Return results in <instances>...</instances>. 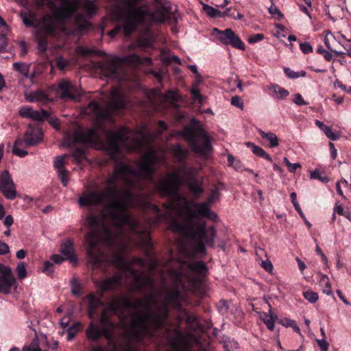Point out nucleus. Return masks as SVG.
<instances>
[{"label": "nucleus", "instance_id": "obj_1", "mask_svg": "<svg viewBox=\"0 0 351 351\" xmlns=\"http://www.w3.org/2000/svg\"><path fill=\"white\" fill-rule=\"evenodd\" d=\"M107 206L109 217L116 223L119 229L128 226L132 232L138 237L139 246L145 255L149 259L151 267L155 268L158 262L155 257L154 243L150 236L149 228H142L139 221L133 219L128 213V210L134 204L135 195L130 190H121L116 198H110Z\"/></svg>", "mask_w": 351, "mask_h": 351}, {"label": "nucleus", "instance_id": "obj_2", "mask_svg": "<svg viewBox=\"0 0 351 351\" xmlns=\"http://www.w3.org/2000/svg\"><path fill=\"white\" fill-rule=\"evenodd\" d=\"M146 304V312H134L132 315V320L129 325V330L127 337L129 341L126 346L127 351L128 346L132 347V343H143L145 339L152 340L156 337V333L163 330L166 326V322L169 318L170 305L167 303L163 304L159 308V313H153L151 306L154 301V296L151 294L147 298Z\"/></svg>", "mask_w": 351, "mask_h": 351}, {"label": "nucleus", "instance_id": "obj_3", "mask_svg": "<svg viewBox=\"0 0 351 351\" xmlns=\"http://www.w3.org/2000/svg\"><path fill=\"white\" fill-rule=\"evenodd\" d=\"M84 225L89 230L85 235L89 261L94 268L105 267L106 256L101 248V243L113 242L114 236L112 230L101 216L93 213L87 216Z\"/></svg>", "mask_w": 351, "mask_h": 351}, {"label": "nucleus", "instance_id": "obj_4", "mask_svg": "<svg viewBox=\"0 0 351 351\" xmlns=\"http://www.w3.org/2000/svg\"><path fill=\"white\" fill-rule=\"evenodd\" d=\"M104 131L106 136V146L100 149L106 150L110 158L115 162L114 171L120 179L131 189L142 191L144 187L140 182L130 178V176H138L137 170L129 164L118 160V155L121 152L120 143L128 142L130 130L127 127L121 126L117 132L108 130H104Z\"/></svg>", "mask_w": 351, "mask_h": 351}, {"label": "nucleus", "instance_id": "obj_5", "mask_svg": "<svg viewBox=\"0 0 351 351\" xmlns=\"http://www.w3.org/2000/svg\"><path fill=\"white\" fill-rule=\"evenodd\" d=\"M19 16L27 28L34 27V32L38 49L40 52H45L48 45V38H54L58 33V22L56 16L45 14L40 20L33 11L21 12Z\"/></svg>", "mask_w": 351, "mask_h": 351}, {"label": "nucleus", "instance_id": "obj_6", "mask_svg": "<svg viewBox=\"0 0 351 351\" xmlns=\"http://www.w3.org/2000/svg\"><path fill=\"white\" fill-rule=\"evenodd\" d=\"M123 279L122 274L116 273L112 277L95 282V285L100 291L99 296H97L94 293H90L86 297L88 301V316L90 319H95L99 316V308L104 305L101 300L104 293L108 291H117L122 286Z\"/></svg>", "mask_w": 351, "mask_h": 351}, {"label": "nucleus", "instance_id": "obj_7", "mask_svg": "<svg viewBox=\"0 0 351 351\" xmlns=\"http://www.w3.org/2000/svg\"><path fill=\"white\" fill-rule=\"evenodd\" d=\"M119 178L120 177L114 171L112 174L108 176L106 181L107 185L106 194L97 191H85L83 192L78 199L80 206L89 207L97 206L102 204L106 197L108 199L116 198L121 193V190L117 186V182Z\"/></svg>", "mask_w": 351, "mask_h": 351}, {"label": "nucleus", "instance_id": "obj_8", "mask_svg": "<svg viewBox=\"0 0 351 351\" xmlns=\"http://www.w3.org/2000/svg\"><path fill=\"white\" fill-rule=\"evenodd\" d=\"M126 107L124 100L119 96L112 100L108 107H102L96 101H90L86 108L87 113L94 114L98 121V128L105 134V123L114 124L115 119L114 112L124 110Z\"/></svg>", "mask_w": 351, "mask_h": 351}, {"label": "nucleus", "instance_id": "obj_9", "mask_svg": "<svg viewBox=\"0 0 351 351\" xmlns=\"http://www.w3.org/2000/svg\"><path fill=\"white\" fill-rule=\"evenodd\" d=\"M99 322L101 327L93 321L89 323L86 329L87 339L96 343L101 337H104L106 339L112 341L117 324L111 320L106 309L102 311L99 316Z\"/></svg>", "mask_w": 351, "mask_h": 351}, {"label": "nucleus", "instance_id": "obj_10", "mask_svg": "<svg viewBox=\"0 0 351 351\" xmlns=\"http://www.w3.org/2000/svg\"><path fill=\"white\" fill-rule=\"evenodd\" d=\"M216 234L217 232L215 228L213 226L207 228L206 223L204 222L197 224L195 231L189 239L196 242L195 250L197 253L206 254V245L208 247H214Z\"/></svg>", "mask_w": 351, "mask_h": 351}, {"label": "nucleus", "instance_id": "obj_11", "mask_svg": "<svg viewBox=\"0 0 351 351\" xmlns=\"http://www.w3.org/2000/svg\"><path fill=\"white\" fill-rule=\"evenodd\" d=\"M81 143L97 149L104 148L106 146L97 128H88L84 131L76 132L73 137L67 136L64 138V145L71 147Z\"/></svg>", "mask_w": 351, "mask_h": 351}, {"label": "nucleus", "instance_id": "obj_12", "mask_svg": "<svg viewBox=\"0 0 351 351\" xmlns=\"http://www.w3.org/2000/svg\"><path fill=\"white\" fill-rule=\"evenodd\" d=\"M182 178L176 172L169 173L167 177L155 184L156 191L161 197H173L178 194Z\"/></svg>", "mask_w": 351, "mask_h": 351}, {"label": "nucleus", "instance_id": "obj_13", "mask_svg": "<svg viewBox=\"0 0 351 351\" xmlns=\"http://www.w3.org/2000/svg\"><path fill=\"white\" fill-rule=\"evenodd\" d=\"M52 1L51 4L47 5H53L54 0H52ZM78 7V0H61V4L54 7L53 14L60 22L64 23L73 15L77 10Z\"/></svg>", "mask_w": 351, "mask_h": 351}, {"label": "nucleus", "instance_id": "obj_14", "mask_svg": "<svg viewBox=\"0 0 351 351\" xmlns=\"http://www.w3.org/2000/svg\"><path fill=\"white\" fill-rule=\"evenodd\" d=\"M51 88L61 99H75L81 95L79 88L68 79L60 80L57 86L53 85Z\"/></svg>", "mask_w": 351, "mask_h": 351}, {"label": "nucleus", "instance_id": "obj_15", "mask_svg": "<svg viewBox=\"0 0 351 351\" xmlns=\"http://www.w3.org/2000/svg\"><path fill=\"white\" fill-rule=\"evenodd\" d=\"M185 136L189 140L192 151L202 156H207L212 150V145L208 138L205 136L204 145H200L197 141V135L193 128L185 130Z\"/></svg>", "mask_w": 351, "mask_h": 351}, {"label": "nucleus", "instance_id": "obj_16", "mask_svg": "<svg viewBox=\"0 0 351 351\" xmlns=\"http://www.w3.org/2000/svg\"><path fill=\"white\" fill-rule=\"evenodd\" d=\"M0 193L10 200L14 199L17 196L16 184L8 170H4L0 175Z\"/></svg>", "mask_w": 351, "mask_h": 351}, {"label": "nucleus", "instance_id": "obj_17", "mask_svg": "<svg viewBox=\"0 0 351 351\" xmlns=\"http://www.w3.org/2000/svg\"><path fill=\"white\" fill-rule=\"evenodd\" d=\"M213 31L217 32L219 34L217 38L223 45H230L232 47L241 50L245 49V45L243 42L231 29L228 28L225 30L221 31L217 28H215Z\"/></svg>", "mask_w": 351, "mask_h": 351}, {"label": "nucleus", "instance_id": "obj_18", "mask_svg": "<svg viewBox=\"0 0 351 351\" xmlns=\"http://www.w3.org/2000/svg\"><path fill=\"white\" fill-rule=\"evenodd\" d=\"M0 293L9 294L12 287L16 283L12 269L10 267L0 263Z\"/></svg>", "mask_w": 351, "mask_h": 351}, {"label": "nucleus", "instance_id": "obj_19", "mask_svg": "<svg viewBox=\"0 0 351 351\" xmlns=\"http://www.w3.org/2000/svg\"><path fill=\"white\" fill-rule=\"evenodd\" d=\"M173 280V287H177L180 288L182 287L184 291H191L194 293L195 291L196 285L199 283V280L198 278H189V282L191 285V287L188 289L186 285L184 282V278L185 277V274L181 270H172L171 272Z\"/></svg>", "mask_w": 351, "mask_h": 351}, {"label": "nucleus", "instance_id": "obj_20", "mask_svg": "<svg viewBox=\"0 0 351 351\" xmlns=\"http://www.w3.org/2000/svg\"><path fill=\"white\" fill-rule=\"evenodd\" d=\"M135 283V291H143L145 289L153 290L155 287V280L149 276L138 274L135 269L131 271Z\"/></svg>", "mask_w": 351, "mask_h": 351}, {"label": "nucleus", "instance_id": "obj_21", "mask_svg": "<svg viewBox=\"0 0 351 351\" xmlns=\"http://www.w3.org/2000/svg\"><path fill=\"white\" fill-rule=\"evenodd\" d=\"M210 206L204 202L195 204V208L197 209V212L191 210L189 219L193 221V219H197L199 216H202L211 221H216L218 216L210 209Z\"/></svg>", "mask_w": 351, "mask_h": 351}, {"label": "nucleus", "instance_id": "obj_22", "mask_svg": "<svg viewBox=\"0 0 351 351\" xmlns=\"http://www.w3.org/2000/svg\"><path fill=\"white\" fill-rule=\"evenodd\" d=\"M182 298V293L179 287H173V289H169L167 292L165 297V302L169 304L171 307L178 311H182L186 313V309H184L181 302Z\"/></svg>", "mask_w": 351, "mask_h": 351}, {"label": "nucleus", "instance_id": "obj_23", "mask_svg": "<svg viewBox=\"0 0 351 351\" xmlns=\"http://www.w3.org/2000/svg\"><path fill=\"white\" fill-rule=\"evenodd\" d=\"M118 302L121 310V317H123V311L128 309L138 310L143 308H146L147 298L138 299L132 302L129 298L125 296L117 297Z\"/></svg>", "mask_w": 351, "mask_h": 351}, {"label": "nucleus", "instance_id": "obj_24", "mask_svg": "<svg viewBox=\"0 0 351 351\" xmlns=\"http://www.w3.org/2000/svg\"><path fill=\"white\" fill-rule=\"evenodd\" d=\"M196 226L191 219H187V224L182 223L178 221H173L170 225L171 230L174 232L181 234L186 238H189L196 230Z\"/></svg>", "mask_w": 351, "mask_h": 351}, {"label": "nucleus", "instance_id": "obj_25", "mask_svg": "<svg viewBox=\"0 0 351 351\" xmlns=\"http://www.w3.org/2000/svg\"><path fill=\"white\" fill-rule=\"evenodd\" d=\"M60 252L70 263H77L78 258L75 254L73 242L71 239H67L60 245Z\"/></svg>", "mask_w": 351, "mask_h": 351}, {"label": "nucleus", "instance_id": "obj_26", "mask_svg": "<svg viewBox=\"0 0 351 351\" xmlns=\"http://www.w3.org/2000/svg\"><path fill=\"white\" fill-rule=\"evenodd\" d=\"M138 176L136 178H141L147 181H152L154 179V176L156 173V169L154 165L147 162L141 161L138 165Z\"/></svg>", "mask_w": 351, "mask_h": 351}, {"label": "nucleus", "instance_id": "obj_27", "mask_svg": "<svg viewBox=\"0 0 351 351\" xmlns=\"http://www.w3.org/2000/svg\"><path fill=\"white\" fill-rule=\"evenodd\" d=\"M43 133L40 130L32 129L27 130L24 134L25 145L27 146H34L43 141Z\"/></svg>", "mask_w": 351, "mask_h": 351}, {"label": "nucleus", "instance_id": "obj_28", "mask_svg": "<svg viewBox=\"0 0 351 351\" xmlns=\"http://www.w3.org/2000/svg\"><path fill=\"white\" fill-rule=\"evenodd\" d=\"M224 184L222 182H219L214 185L213 188L210 191V193L207 198L206 201L204 202V203L207 204L209 206H211L213 203L215 202L216 200L219 199L221 195L220 191L223 189Z\"/></svg>", "mask_w": 351, "mask_h": 351}, {"label": "nucleus", "instance_id": "obj_29", "mask_svg": "<svg viewBox=\"0 0 351 351\" xmlns=\"http://www.w3.org/2000/svg\"><path fill=\"white\" fill-rule=\"evenodd\" d=\"M27 147L25 145V138H17L14 143L12 153L16 156L23 158L28 154L27 151L23 149Z\"/></svg>", "mask_w": 351, "mask_h": 351}, {"label": "nucleus", "instance_id": "obj_30", "mask_svg": "<svg viewBox=\"0 0 351 351\" xmlns=\"http://www.w3.org/2000/svg\"><path fill=\"white\" fill-rule=\"evenodd\" d=\"M101 70L107 77H116L118 75V65L114 62H108L101 66Z\"/></svg>", "mask_w": 351, "mask_h": 351}, {"label": "nucleus", "instance_id": "obj_31", "mask_svg": "<svg viewBox=\"0 0 351 351\" xmlns=\"http://www.w3.org/2000/svg\"><path fill=\"white\" fill-rule=\"evenodd\" d=\"M171 151L175 158L180 163L184 162L187 158L188 152L180 144L174 145L171 148Z\"/></svg>", "mask_w": 351, "mask_h": 351}, {"label": "nucleus", "instance_id": "obj_32", "mask_svg": "<svg viewBox=\"0 0 351 351\" xmlns=\"http://www.w3.org/2000/svg\"><path fill=\"white\" fill-rule=\"evenodd\" d=\"M26 99L29 102L40 101L43 103H47L50 101L48 95L42 90L35 91L30 93Z\"/></svg>", "mask_w": 351, "mask_h": 351}, {"label": "nucleus", "instance_id": "obj_33", "mask_svg": "<svg viewBox=\"0 0 351 351\" xmlns=\"http://www.w3.org/2000/svg\"><path fill=\"white\" fill-rule=\"evenodd\" d=\"M188 186L191 193L197 197L204 193L202 182L195 178L189 182Z\"/></svg>", "mask_w": 351, "mask_h": 351}, {"label": "nucleus", "instance_id": "obj_34", "mask_svg": "<svg viewBox=\"0 0 351 351\" xmlns=\"http://www.w3.org/2000/svg\"><path fill=\"white\" fill-rule=\"evenodd\" d=\"M191 270L197 273L201 276H205L208 273V267L203 261H197L189 265Z\"/></svg>", "mask_w": 351, "mask_h": 351}, {"label": "nucleus", "instance_id": "obj_35", "mask_svg": "<svg viewBox=\"0 0 351 351\" xmlns=\"http://www.w3.org/2000/svg\"><path fill=\"white\" fill-rule=\"evenodd\" d=\"M155 1L158 6V12L164 18L171 14V6L169 2H163L162 0H155Z\"/></svg>", "mask_w": 351, "mask_h": 351}, {"label": "nucleus", "instance_id": "obj_36", "mask_svg": "<svg viewBox=\"0 0 351 351\" xmlns=\"http://www.w3.org/2000/svg\"><path fill=\"white\" fill-rule=\"evenodd\" d=\"M246 145L252 149V152L257 156L265 158L269 161L271 160V157L261 147L256 145L253 143L247 142Z\"/></svg>", "mask_w": 351, "mask_h": 351}, {"label": "nucleus", "instance_id": "obj_37", "mask_svg": "<svg viewBox=\"0 0 351 351\" xmlns=\"http://www.w3.org/2000/svg\"><path fill=\"white\" fill-rule=\"evenodd\" d=\"M13 69L20 73L24 77L29 78V71L30 64L25 62H14L13 64Z\"/></svg>", "mask_w": 351, "mask_h": 351}, {"label": "nucleus", "instance_id": "obj_38", "mask_svg": "<svg viewBox=\"0 0 351 351\" xmlns=\"http://www.w3.org/2000/svg\"><path fill=\"white\" fill-rule=\"evenodd\" d=\"M258 133L263 138H265L269 142V146L271 147H274L278 145V138L275 134L272 132H265L262 130H259Z\"/></svg>", "mask_w": 351, "mask_h": 351}, {"label": "nucleus", "instance_id": "obj_39", "mask_svg": "<svg viewBox=\"0 0 351 351\" xmlns=\"http://www.w3.org/2000/svg\"><path fill=\"white\" fill-rule=\"evenodd\" d=\"M70 286L71 288V292L73 296L78 298L82 295V287L77 278H73L70 281Z\"/></svg>", "mask_w": 351, "mask_h": 351}, {"label": "nucleus", "instance_id": "obj_40", "mask_svg": "<svg viewBox=\"0 0 351 351\" xmlns=\"http://www.w3.org/2000/svg\"><path fill=\"white\" fill-rule=\"evenodd\" d=\"M112 265L119 269H123L125 267V260L124 257L120 254H115L110 260Z\"/></svg>", "mask_w": 351, "mask_h": 351}, {"label": "nucleus", "instance_id": "obj_41", "mask_svg": "<svg viewBox=\"0 0 351 351\" xmlns=\"http://www.w3.org/2000/svg\"><path fill=\"white\" fill-rule=\"evenodd\" d=\"M285 26L282 24L276 23L271 29L272 35L280 41H283L282 38L285 37Z\"/></svg>", "mask_w": 351, "mask_h": 351}, {"label": "nucleus", "instance_id": "obj_42", "mask_svg": "<svg viewBox=\"0 0 351 351\" xmlns=\"http://www.w3.org/2000/svg\"><path fill=\"white\" fill-rule=\"evenodd\" d=\"M203 10L210 18H221V11L207 4L203 5Z\"/></svg>", "mask_w": 351, "mask_h": 351}, {"label": "nucleus", "instance_id": "obj_43", "mask_svg": "<svg viewBox=\"0 0 351 351\" xmlns=\"http://www.w3.org/2000/svg\"><path fill=\"white\" fill-rule=\"evenodd\" d=\"M335 213L338 214L339 215L344 216L348 219L351 221V211L344 210L341 205H336V206L334 208V213L332 215L333 220L335 219Z\"/></svg>", "mask_w": 351, "mask_h": 351}, {"label": "nucleus", "instance_id": "obj_44", "mask_svg": "<svg viewBox=\"0 0 351 351\" xmlns=\"http://www.w3.org/2000/svg\"><path fill=\"white\" fill-rule=\"evenodd\" d=\"M123 60L132 65H137L142 63L141 58L136 53H132L123 57Z\"/></svg>", "mask_w": 351, "mask_h": 351}, {"label": "nucleus", "instance_id": "obj_45", "mask_svg": "<svg viewBox=\"0 0 351 351\" xmlns=\"http://www.w3.org/2000/svg\"><path fill=\"white\" fill-rule=\"evenodd\" d=\"M66 157H67L66 154L56 156L54 158L53 166H54L55 169H56V171L62 169H65L64 166L66 165V161H65Z\"/></svg>", "mask_w": 351, "mask_h": 351}, {"label": "nucleus", "instance_id": "obj_46", "mask_svg": "<svg viewBox=\"0 0 351 351\" xmlns=\"http://www.w3.org/2000/svg\"><path fill=\"white\" fill-rule=\"evenodd\" d=\"M72 156L77 163H80L86 158L85 150L82 148L77 147L73 152Z\"/></svg>", "mask_w": 351, "mask_h": 351}, {"label": "nucleus", "instance_id": "obj_47", "mask_svg": "<svg viewBox=\"0 0 351 351\" xmlns=\"http://www.w3.org/2000/svg\"><path fill=\"white\" fill-rule=\"evenodd\" d=\"M157 156L154 151L151 150L147 152L143 157V162H149L153 165L157 162Z\"/></svg>", "mask_w": 351, "mask_h": 351}, {"label": "nucleus", "instance_id": "obj_48", "mask_svg": "<svg viewBox=\"0 0 351 351\" xmlns=\"http://www.w3.org/2000/svg\"><path fill=\"white\" fill-rule=\"evenodd\" d=\"M57 173L62 185L66 186L69 181V171L66 169H62L58 170Z\"/></svg>", "mask_w": 351, "mask_h": 351}, {"label": "nucleus", "instance_id": "obj_49", "mask_svg": "<svg viewBox=\"0 0 351 351\" xmlns=\"http://www.w3.org/2000/svg\"><path fill=\"white\" fill-rule=\"evenodd\" d=\"M270 90L277 98H284L285 97V89L277 84H272Z\"/></svg>", "mask_w": 351, "mask_h": 351}, {"label": "nucleus", "instance_id": "obj_50", "mask_svg": "<svg viewBox=\"0 0 351 351\" xmlns=\"http://www.w3.org/2000/svg\"><path fill=\"white\" fill-rule=\"evenodd\" d=\"M108 310L113 314L120 313L121 315V310L117 298L109 304Z\"/></svg>", "mask_w": 351, "mask_h": 351}, {"label": "nucleus", "instance_id": "obj_51", "mask_svg": "<svg viewBox=\"0 0 351 351\" xmlns=\"http://www.w3.org/2000/svg\"><path fill=\"white\" fill-rule=\"evenodd\" d=\"M306 72L305 71H294L287 67V77L291 79H296L300 77H305Z\"/></svg>", "mask_w": 351, "mask_h": 351}, {"label": "nucleus", "instance_id": "obj_52", "mask_svg": "<svg viewBox=\"0 0 351 351\" xmlns=\"http://www.w3.org/2000/svg\"><path fill=\"white\" fill-rule=\"evenodd\" d=\"M226 16L241 19L243 17V15L239 12L235 14L234 12H232L231 8H228L224 12H221V18H224Z\"/></svg>", "mask_w": 351, "mask_h": 351}, {"label": "nucleus", "instance_id": "obj_53", "mask_svg": "<svg viewBox=\"0 0 351 351\" xmlns=\"http://www.w3.org/2000/svg\"><path fill=\"white\" fill-rule=\"evenodd\" d=\"M18 278L21 280L24 279L27 276V270L24 262H21L16 267Z\"/></svg>", "mask_w": 351, "mask_h": 351}, {"label": "nucleus", "instance_id": "obj_54", "mask_svg": "<svg viewBox=\"0 0 351 351\" xmlns=\"http://www.w3.org/2000/svg\"><path fill=\"white\" fill-rule=\"evenodd\" d=\"M311 179L319 180L323 183H326L329 181V178L326 176H322L319 171L315 170L311 172Z\"/></svg>", "mask_w": 351, "mask_h": 351}, {"label": "nucleus", "instance_id": "obj_55", "mask_svg": "<svg viewBox=\"0 0 351 351\" xmlns=\"http://www.w3.org/2000/svg\"><path fill=\"white\" fill-rule=\"evenodd\" d=\"M79 324L75 323L70 326L67 330V340L71 341L76 335L78 331Z\"/></svg>", "mask_w": 351, "mask_h": 351}, {"label": "nucleus", "instance_id": "obj_56", "mask_svg": "<svg viewBox=\"0 0 351 351\" xmlns=\"http://www.w3.org/2000/svg\"><path fill=\"white\" fill-rule=\"evenodd\" d=\"M304 297L306 300L309 301L311 303H315L318 300L319 296L316 292L312 291H306L303 293Z\"/></svg>", "mask_w": 351, "mask_h": 351}, {"label": "nucleus", "instance_id": "obj_57", "mask_svg": "<svg viewBox=\"0 0 351 351\" xmlns=\"http://www.w3.org/2000/svg\"><path fill=\"white\" fill-rule=\"evenodd\" d=\"M137 46L142 49H146L152 46V41L146 38H139L136 40Z\"/></svg>", "mask_w": 351, "mask_h": 351}, {"label": "nucleus", "instance_id": "obj_58", "mask_svg": "<svg viewBox=\"0 0 351 351\" xmlns=\"http://www.w3.org/2000/svg\"><path fill=\"white\" fill-rule=\"evenodd\" d=\"M40 349L38 339L36 337L28 347H23V351H40Z\"/></svg>", "mask_w": 351, "mask_h": 351}, {"label": "nucleus", "instance_id": "obj_59", "mask_svg": "<svg viewBox=\"0 0 351 351\" xmlns=\"http://www.w3.org/2000/svg\"><path fill=\"white\" fill-rule=\"evenodd\" d=\"M321 281L322 282L325 283V286L323 289V292L324 293H326V295H331L332 294V289H331L330 283L328 281V276L326 275H323L322 276Z\"/></svg>", "mask_w": 351, "mask_h": 351}, {"label": "nucleus", "instance_id": "obj_60", "mask_svg": "<svg viewBox=\"0 0 351 351\" xmlns=\"http://www.w3.org/2000/svg\"><path fill=\"white\" fill-rule=\"evenodd\" d=\"M143 206L145 210H150L156 214H158L160 212V209L157 205H155L149 202L144 201Z\"/></svg>", "mask_w": 351, "mask_h": 351}, {"label": "nucleus", "instance_id": "obj_61", "mask_svg": "<svg viewBox=\"0 0 351 351\" xmlns=\"http://www.w3.org/2000/svg\"><path fill=\"white\" fill-rule=\"evenodd\" d=\"M53 263L49 261L44 262L43 271L48 276H51L53 273Z\"/></svg>", "mask_w": 351, "mask_h": 351}, {"label": "nucleus", "instance_id": "obj_62", "mask_svg": "<svg viewBox=\"0 0 351 351\" xmlns=\"http://www.w3.org/2000/svg\"><path fill=\"white\" fill-rule=\"evenodd\" d=\"M32 108L29 106H24L20 108L19 114L21 117L30 118L32 116Z\"/></svg>", "mask_w": 351, "mask_h": 351}, {"label": "nucleus", "instance_id": "obj_63", "mask_svg": "<svg viewBox=\"0 0 351 351\" xmlns=\"http://www.w3.org/2000/svg\"><path fill=\"white\" fill-rule=\"evenodd\" d=\"M263 321L267 326V328L270 330H273L274 328V320L271 316H269L267 314H265L262 317Z\"/></svg>", "mask_w": 351, "mask_h": 351}, {"label": "nucleus", "instance_id": "obj_64", "mask_svg": "<svg viewBox=\"0 0 351 351\" xmlns=\"http://www.w3.org/2000/svg\"><path fill=\"white\" fill-rule=\"evenodd\" d=\"M300 49L304 54H308L309 53L313 52V47L311 44L308 42L304 43H298Z\"/></svg>", "mask_w": 351, "mask_h": 351}]
</instances>
